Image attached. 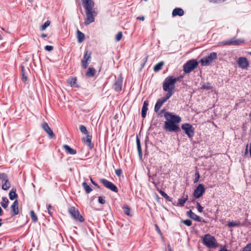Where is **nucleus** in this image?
Wrapping results in <instances>:
<instances>
[{
    "mask_svg": "<svg viewBox=\"0 0 251 251\" xmlns=\"http://www.w3.org/2000/svg\"><path fill=\"white\" fill-rule=\"evenodd\" d=\"M77 38L78 42L79 43H82L84 40V38H85L84 34L81 31L77 30Z\"/></svg>",
    "mask_w": 251,
    "mask_h": 251,
    "instance_id": "27",
    "label": "nucleus"
},
{
    "mask_svg": "<svg viewBox=\"0 0 251 251\" xmlns=\"http://www.w3.org/2000/svg\"><path fill=\"white\" fill-rule=\"evenodd\" d=\"M86 19L84 22V24L87 25L94 22V17L97 15V13L95 10H89L86 11Z\"/></svg>",
    "mask_w": 251,
    "mask_h": 251,
    "instance_id": "8",
    "label": "nucleus"
},
{
    "mask_svg": "<svg viewBox=\"0 0 251 251\" xmlns=\"http://www.w3.org/2000/svg\"><path fill=\"white\" fill-rule=\"evenodd\" d=\"M136 143H137V150L139 156V158L140 160L142 158V150H141V147L140 145V140L138 138H136Z\"/></svg>",
    "mask_w": 251,
    "mask_h": 251,
    "instance_id": "26",
    "label": "nucleus"
},
{
    "mask_svg": "<svg viewBox=\"0 0 251 251\" xmlns=\"http://www.w3.org/2000/svg\"><path fill=\"white\" fill-rule=\"evenodd\" d=\"M217 57L216 52H213L209 54L207 56L203 57L200 60V63L202 66H205L209 65Z\"/></svg>",
    "mask_w": 251,
    "mask_h": 251,
    "instance_id": "4",
    "label": "nucleus"
},
{
    "mask_svg": "<svg viewBox=\"0 0 251 251\" xmlns=\"http://www.w3.org/2000/svg\"><path fill=\"white\" fill-rule=\"evenodd\" d=\"M2 201L0 202L1 205L2 206L3 208L4 209H6L7 208L9 203V201L6 197H2Z\"/></svg>",
    "mask_w": 251,
    "mask_h": 251,
    "instance_id": "29",
    "label": "nucleus"
},
{
    "mask_svg": "<svg viewBox=\"0 0 251 251\" xmlns=\"http://www.w3.org/2000/svg\"><path fill=\"white\" fill-rule=\"evenodd\" d=\"M18 201L17 200H15L13 204L11 206L12 209V215L15 216L19 214V207H18Z\"/></svg>",
    "mask_w": 251,
    "mask_h": 251,
    "instance_id": "17",
    "label": "nucleus"
},
{
    "mask_svg": "<svg viewBox=\"0 0 251 251\" xmlns=\"http://www.w3.org/2000/svg\"><path fill=\"white\" fill-rule=\"evenodd\" d=\"M30 214L31 218L32 220L33 221V222H36L37 221L38 218H37V217L36 216L35 213H34V212L32 210L31 211Z\"/></svg>",
    "mask_w": 251,
    "mask_h": 251,
    "instance_id": "35",
    "label": "nucleus"
},
{
    "mask_svg": "<svg viewBox=\"0 0 251 251\" xmlns=\"http://www.w3.org/2000/svg\"><path fill=\"white\" fill-rule=\"evenodd\" d=\"M22 74H23L22 79H23V80L24 81H26L27 80V77L25 75L24 67V66L22 67Z\"/></svg>",
    "mask_w": 251,
    "mask_h": 251,
    "instance_id": "44",
    "label": "nucleus"
},
{
    "mask_svg": "<svg viewBox=\"0 0 251 251\" xmlns=\"http://www.w3.org/2000/svg\"><path fill=\"white\" fill-rule=\"evenodd\" d=\"M100 181L106 188L109 189L114 192H118V189L117 187L112 182L104 178L100 179Z\"/></svg>",
    "mask_w": 251,
    "mask_h": 251,
    "instance_id": "11",
    "label": "nucleus"
},
{
    "mask_svg": "<svg viewBox=\"0 0 251 251\" xmlns=\"http://www.w3.org/2000/svg\"><path fill=\"white\" fill-rule=\"evenodd\" d=\"M169 251H172V249L169 247Z\"/></svg>",
    "mask_w": 251,
    "mask_h": 251,
    "instance_id": "59",
    "label": "nucleus"
},
{
    "mask_svg": "<svg viewBox=\"0 0 251 251\" xmlns=\"http://www.w3.org/2000/svg\"><path fill=\"white\" fill-rule=\"evenodd\" d=\"M163 65H164V62L163 61H161V62L158 63L157 64H156L154 66V68H153L154 71L158 72L159 70H160L162 69Z\"/></svg>",
    "mask_w": 251,
    "mask_h": 251,
    "instance_id": "30",
    "label": "nucleus"
},
{
    "mask_svg": "<svg viewBox=\"0 0 251 251\" xmlns=\"http://www.w3.org/2000/svg\"><path fill=\"white\" fill-rule=\"evenodd\" d=\"M68 211L70 214L75 221H78L81 222L84 221V219L81 216L79 211L74 206L70 207Z\"/></svg>",
    "mask_w": 251,
    "mask_h": 251,
    "instance_id": "6",
    "label": "nucleus"
},
{
    "mask_svg": "<svg viewBox=\"0 0 251 251\" xmlns=\"http://www.w3.org/2000/svg\"><path fill=\"white\" fill-rule=\"evenodd\" d=\"M91 136L87 135V136L82 139L83 142L90 148L92 149L93 145L91 144Z\"/></svg>",
    "mask_w": 251,
    "mask_h": 251,
    "instance_id": "22",
    "label": "nucleus"
},
{
    "mask_svg": "<svg viewBox=\"0 0 251 251\" xmlns=\"http://www.w3.org/2000/svg\"><path fill=\"white\" fill-rule=\"evenodd\" d=\"M9 199L11 200H16L18 198V195L16 193V189L13 188L9 194Z\"/></svg>",
    "mask_w": 251,
    "mask_h": 251,
    "instance_id": "24",
    "label": "nucleus"
},
{
    "mask_svg": "<svg viewBox=\"0 0 251 251\" xmlns=\"http://www.w3.org/2000/svg\"><path fill=\"white\" fill-rule=\"evenodd\" d=\"M91 58V53L88 51H86L84 57L83 59L82 60V65L84 68H86L88 64V61L90 60Z\"/></svg>",
    "mask_w": 251,
    "mask_h": 251,
    "instance_id": "16",
    "label": "nucleus"
},
{
    "mask_svg": "<svg viewBox=\"0 0 251 251\" xmlns=\"http://www.w3.org/2000/svg\"><path fill=\"white\" fill-rule=\"evenodd\" d=\"M250 155L251 156V144H250Z\"/></svg>",
    "mask_w": 251,
    "mask_h": 251,
    "instance_id": "56",
    "label": "nucleus"
},
{
    "mask_svg": "<svg viewBox=\"0 0 251 251\" xmlns=\"http://www.w3.org/2000/svg\"><path fill=\"white\" fill-rule=\"evenodd\" d=\"M124 212L126 215L128 216H132V215L130 214V209L128 206H126L124 207Z\"/></svg>",
    "mask_w": 251,
    "mask_h": 251,
    "instance_id": "38",
    "label": "nucleus"
},
{
    "mask_svg": "<svg viewBox=\"0 0 251 251\" xmlns=\"http://www.w3.org/2000/svg\"><path fill=\"white\" fill-rule=\"evenodd\" d=\"M95 69L93 68L89 67L87 72L86 74V75L89 77H92L95 75Z\"/></svg>",
    "mask_w": 251,
    "mask_h": 251,
    "instance_id": "31",
    "label": "nucleus"
},
{
    "mask_svg": "<svg viewBox=\"0 0 251 251\" xmlns=\"http://www.w3.org/2000/svg\"><path fill=\"white\" fill-rule=\"evenodd\" d=\"M51 205H50V204H49V205H48V212H49V213H50V214H51V211H50V209H51Z\"/></svg>",
    "mask_w": 251,
    "mask_h": 251,
    "instance_id": "52",
    "label": "nucleus"
},
{
    "mask_svg": "<svg viewBox=\"0 0 251 251\" xmlns=\"http://www.w3.org/2000/svg\"><path fill=\"white\" fill-rule=\"evenodd\" d=\"M203 244L208 248H215L217 246L216 240L212 235L207 234L203 238Z\"/></svg>",
    "mask_w": 251,
    "mask_h": 251,
    "instance_id": "3",
    "label": "nucleus"
},
{
    "mask_svg": "<svg viewBox=\"0 0 251 251\" xmlns=\"http://www.w3.org/2000/svg\"><path fill=\"white\" fill-rule=\"evenodd\" d=\"M160 194L161 195V196L162 197H163L164 198H166L167 200H169V201H171L170 199V197L168 196V195L165 193L164 191H160Z\"/></svg>",
    "mask_w": 251,
    "mask_h": 251,
    "instance_id": "40",
    "label": "nucleus"
},
{
    "mask_svg": "<svg viewBox=\"0 0 251 251\" xmlns=\"http://www.w3.org/2000/svg\"><path fill=\"white\" fill-rule=\"evenodd\" d=\"M238 66L243 69H246L249 67V62L246 57H240L237 62Z\"/></svg>",
    "mask_w": 251,
    "mask_h": 251,
    "instance_id": "12",
    "label": "nucleus"
},
{
    "mask_svg": "<svg viewBox=\"0 0 251 251\" xmlns=\"http://www.w3.org/2000/svg\"><path fill=\"white\" fill-rule=\"evenodd\" d=\"M200 176L199 173L198 172H196L195 173V178L194 179V182L197 183V182H198V181L200 179Z\"/></svg>",
    "mask_w": 251,
    "mask_h": 251,
    "instance_id": "42",
    "label": "nucleus"
},
{
    "mask_svg": "<svg viewBox=\"0 0 251 251\" xmlns=\"http://www.w3.org/2000/svg\"><path fill=\"white\" fill-rule=\"evenodd\" d=\"M176 81L177 79L173 76H168L165 79L162 87L164 91L167 92L166 95L167 97L170 98L172 96Z\"/></svg>",
    "mask_w": 251,
    "mask_h": 251,
    "instance_id": "2",
    "label": "nucleus"
},
{
    "mask_svg": "<svg viewBox=\"0 0 251 251\" xmlns=\"http://www.w3.org/2000/svg\"><path fill=\"white\" fill-rule=\"evenodd\" d=\"M219 251H228L226 248H222Z\"/></svg>",
    "mask_w": 251,
    "mask_h": 251,
    "instance_id": "54",
    "label": "nucleus"
},
{
    "mask_svg": "<svg viewBox=\"0 0 251 251\" xmlns=\"http://www.w3.org/2000/svg\"><path fill=\"white\" fill-rule=\"evenodd\" d=\"M169 98V97L165 96V97L158 100L154 106V111L157 112L162 106V104Z\"/></svg>",
    "mask_w": 251,
    "mask_h": 251,
    "instance_id": "15",
    "label": "nucleus"
},
{
    "mask_svg": "<svg viewBox=\"0 0 251 251\" xmlns=\"http://www.w3.org/2000/svg\"><path fill=\"white\" fill-rule=\"evenodd\" d=\"M0 179L1 180L2 183V189L4 190H8L11 187V184L9 181L8 177L5 174H0Z\"/></svg>",
    "mask_w": 251,
    "mask_h": 251,
    "instance_id": "9",
    "label": "nucleus"
},
{
    "mask_svg": "<svg viewBox=\"0 0 251 251\" xmlns=\"http://www.w3.org/2000/svg\"><path fill=\"white\" fill-rule=\"evenodd\" d=\"M155 228H156V230H157V232L161 235L162 236V233L158 227V226L157 225H155Z\"/></svg>",
    "mask_w": 251,
    "mask_h": 251,
    "instance_id": "50",
    "label": "nucleus"
},
{
    "mask_svg": "<svg viewBox=\"0 0 251 251\" xmlns=\"http://www.w3.org/2000/svg\"><path fill=\"white\" fill-rule=\"evenodd\" d=\"M42 127L50 137H53L54 136V135L52 130L49 127L47 123H44L42 125Z\"/></svg>",
    "mask_w": 251,
    "mask_h": 251,
    "instance_id": "20",
    "label": "nucleus"
},
{
    "mask_svg": "<svg viewBox=\"0 0 251 251\" xmlns=\"http://www.w3.org/2000/svg\"><path fill=\"white\" fill-rule=\"evenodd\" d=\"M205 190L203 185L199 184L194 190L193 193L194 197L196 199L201 197L204 194Z\"/></svg>",
    "mask_w": 251,
    "mask_h": 251,
    "instance_id": "10",
    "label": "nucleus"
},
{
    "mask_svg": "<svg viewBox=\"0 0 251 251\" xmlns=\"http://www.w3.org/2000/svg\"><path fill=\"white\" fill-rule=\"evenodd\" d=\"M63 148L69 154L74 155L76 153V151L73 149L71 148L70 146L67 145H64L63 146Z\"/></svg>",
    "mask_w": 251,
    "mask_h": 251,
    "instance_id": "25",
    "label": "nucleus"
},
{
    "mask_svg": "<svg viewBox=\"0 0 251 251\" xmlns=\"http://www.w3.org/2000/svg\"><path fill=\"white\" fill-rule=\"evenodd\" d=\"M197 209L198 211L199 212H201L203 211V207L201 206L200 203L198 202H197Z\"/></svg>",
    "mask_w": 251,
    "mask_h": 251,
    "instance_id": "43",
    "label": "nucleus"
},
{
    "mask_svg": "<svg viewBox=\"0 0 251 251\" xmlns=\"http://www.w3.org/2000/svg\"><path fill=\"white\" fill-rule=\"evenodd\" d=\"M166 121L164 122V129L169 132L177 131L179 130L178 124L181 121V118L173 113L167 112L164 114Z\"/></svg>",
    "mask_w": 251,
    "mask_h": 251,
    "instance_id": "1",
    "label": "nucleus"
},
{
    "mask_svg": "<svg viewBox=\"0 0 251 251\" xmlns=\"http://www.w3.org/2000/svg\"><path fill=\"white\" fill-rule=\"evenodd\" d=\"M148 101L146 100L144 102L143 107L142 108L141 114L143 118H145L146 116L147 112L148 110Z\"/></svg>",
    "mask_w": 251,
    "mask_h": 251,
    "instance_id": "21",
    "label": "nucleus"
},
{
    "mask_svg": "<svg viewBox=\"0 0 251 251\" xmlns=\"http://www.w3.org/2000/svg\"><path fill=\"white\" fill-rule=\"evenodd\" d=\"M82 2L86 11L94 10L95 3L93 0H82Z\"/></svg>",
    "mask_w": 251,
    "mask_h": 251,
    "instance_id": "14",
    "label": "nucleus"
},
{
    "mask_svg": "<svg viewBox=\"0 0 251 251\" xmlns=\"http://www.w3.org/2000/svg\"><path fill=\"white\" fill-rule=\"evenodd\" d=\"M187 215L191 219L196 221L197 222H201V218L196 215L195 213L193 212L192 210H189L187 212Z\"/></svg>",
    "mask_w": 251,
    "mask_h": 251,
    "instance_id": "19",
    "label": "nucleus"
},
{
    "mask_svg": "<svg viewBox=\"0 0 251 251\" xmlns=\"http://www.w3.org/2000/svg\"><path fill=\"white\" fill-rule=\"evenodd\" d=\"M248 145H247L246 148V153L248 151Z\"/></svg>",
    "mask_w": 251,
    "mask_h": 251,
    "instance_id": "57",
    "label": "nucleus"
},
{
    "mask_svg": "<svg viewBox=\"0 0 251 251\" xmlns=\"http://www.w3.org/2000/svg\"><path fill=\"white\" fill-rule=\"evenodd\" d=\"M123 37V33L121 31H119L115 36V40L117 42L120 41Z\"/></svg>",
    "mask_w": 251,
    "mask_h": 251,
    "instance_id": "36",
    "label": "nucleus"
},
{
    "mask_svg": "<svg viewBox=\"0 0 251 251\" xmlns=\"http://www.w3.org/2000/svg\"><path fill=\"white\" fill-rule=\"evenodd\" d=\"M181 128L184 130L185 133L189 138H192L194 135V129L192 126L188 123H185L182 125Z\"/></svg>",
    "mask_w": 251,
    "mask_h": 251,
    "instance_id": "7",
    "label": "nucleus"
},
{
    "mask_svg": "<svg viewBox=\"0 0 251 251\" xmlns=\"http://www.w3.org/2000/svg\"><path fill=\"white\" fill-rule=\"evenodd\" d=\"M80 130L81 132L85 134L88 135V132L87 130L86 127L83 125H81L79 127Z\"/></svg>",
    "mask_w": 251,
    "mask_h": 251,
    "instance_id": "37",
    "label": "nucleus"
},
{
    "mask_svg": "<svg viewBox=\"0 0 251 251\" xmlns=\"http://www.w3.org/2000/svg\"><path fill=\"white\" fill-rule=\"evenodd\" d=\"M45 49L46 51H50L53 50V47L51 46H46L45 47Z\"/></svg>",
    "mask_w": 251,
    "mask_h": 251,
    "instance_id": "47",
    "label": "nucleus"
},
{
    "mask_svg": "<svg viewBox=\"0 0 251 251\" xmlns=\"http://www.w3.org/2000/svg\"><path fill=\"white\" fill-rule=\"evenodd\" d=\"M243 251H251V243L248 244L243 249Z\"/></svg>",
    "mask_w": 251,
    "mask_h": 251,
    "instance_id": "39",
    "label": "nucleus"
},
{
    "mask_svg": "<svg viewBox=\"0 0 251 251\" xmlns=\"http://www.w3.org/2000/svg\"><path fill=\"white\" fill-rule=\"evenodd\" d=\"M201 88L203 89L209 90V89H211L212 88V87L211 86L209 85V84H207L206 85H203V86H202Z\"/></svg>",
    "mask_w": 251,
    "mask_h": 251,
    "instance_id": "45",
    "label": "nucleus"
},
{
    "mask_svg": "<svg viewBox=\"0 0 251 251\" xmlns=\"http://www.w3.org/2000/svg\"><path fill=\"white\" fill-rule=\"evenodd\" d=\"M115 173L118 176H120L122 174V171L121 169H117L115 171Z\"/></svg>",
    "mask_w": 251,
    "mask_h": 251,
    "instance_id": "48",
    "label": "nucleus"
},
{
    "mask_svg": "<svg viewBox=\"0 0 251 251\" xmlns=\"http://www.w3.org/2000/svg\"><path fill=\"white\" fill-rule=\"evenodd\" d=\"M198 66V62L195 60H191L183 65V71L185 73H189Z\"/></svg>",
    "mask_w": 251,
    "mask_h": 251,
    "instance_id": "5",
    "label": "nucleus"
},
{
    "mask_svg": "<svg viewBox=\"0 0 251 251\" xmlns=\"http://www.w3.org/2000/svg\"><path fill=\"white\" fill-rule=\"evenodd\" d=\"M82 186L87 193H89L92 191L91 188L87 184L86 181L83 182Z\"/></svg>",
    "mask_w": 251,
    "mask_h": 251,
    "instance_id": "32",
    "label": "nucleus"
},
{
    "mask_svg": "<svg viewBox=\"0 0 251 251\" xmlns=\"http://www.w3.org/2000/svg\"><path fill=\"white\" fill-rule=\"evenodd\" d=\"M123 80L122 78H118L114 84V88L117 91L122 90Z\"/></svg>",
    "mask_w": 251,
    "mask_h": 251,
    "instance_id": "18",
    "label": "nucleus"
},
{
    "mask_svg": "<svg viewBox=\"0 0 251 251\" xmlns=\"http://www.w3.org/2000/svg\"><path fill=\"white\" fill-rule=\"evenodd\" d=\"M2 224H1V219H0V226H1Z\"/></svg>",
    "mask_w": 251,
    "mask_h": 251,
    "instance_id": "58",
    "label": "nucleus"
},
{
    "mask_svg": "<svg viewBox=\"0 0 251 251\" xmlns=\"http://www.w3.org/2000/svg\"><path fill=\"white\" fill-rule=\"evenodd\" d=\"M237 225V224L234 222H229L228 223V226L229 227H232Z\"/></svg>",
    "mask_w": 251,
    "mask_h": 251,
    "instance_id": "49",
    "label": "nucleus"
},
{
    "mask_svg": "<svg viewBox=\"0 0 251 251\" xmlns=\"http://www.w3.org/2000/svg\"><path fill=\"white\" fill-rule=\"evenodd\" d=\"M29 0L30 1H31V0Z\"/></svg>",
    "mask_w": 251,
    "mask_h": 251,
    "instance_id": "61",
    "label": "nucleus"
},
{
    "mask_svg": "<svg viewBox=\"0 0 251 251\" xmlns=\"http://www.w3.org/2000/svg\"><path fill=\"white\" fill-rule=\"evenodd\" d=\"M248 53L251 55V52H248Z\"/></svg>",
    "mask_w": 251,
    "mask_h": 251,
    "instance_id": "60",
    "label": "nucleus"
},
{
    "mask_svg": "<svg viewBox=\"0 0 251 251\" xmlns=\"http://www.w3.org/2000/svg\"><path fill=\"white\" fill-rule=\"evenodd\" d=\"M90 180H91V181L92 183L94 185H95V186L96 187H97L98 188H99V185H98L96 183H95V182L93 180V179H92L91 178H90Z\"/></svg>",
    "mask_w": 251,
    "mask_h": 251,
    "instance_id": "51",
    "label": "nucleus"
},
{
    "mask_svg": "<svg viewBox=\"0 0 251 251\" xmlns=\"http://www.w3.org/2000/svg\"><path fill=\"white\" fill-rule=\"evenodd\" d=\"M98 201L100 203L104 204L105 202L104 198L99 197L98 199Z\"/></svg>",
    "mask_w": 251,
    "mask_h": 251,
    "instance_id": "46",
    "label": "nucleus"
},
{
    "mask_svg": "<svg viewBox=\"0 0 251 251\" xmlns=\"http://www.w3.org/2000/svg\"><path fill=\"white\" fill-rule=\"evenodd\" d=\"M50 24V22L49 21H46L40 27V29L42 31L45 30Z\"/></svg>",
    "mask_w": 251,
    "mask_h": 251,
    "instance_id": "34",
    "label": "nucleus"
},
{
    "mask_svg": "<svg viewBox=\"0 0 251 251\" xmlns=\"http://www.w3.org/2000/svg\"><path fill=\"white\" fill-rule=\"evenodd\" d=\"M41 36L43 37V38H45V37H47V35L45 34H42L41 35Z\"/></svg>",
    "mask_w": 251,
    "mask_h": 251,
    "instance_id": "55",
    "label": "nucleus"
},
{
    "mask_svg": "<svg viewBox=\"0 0 251 251\" xmlns=\"http://www.w3.org/2000/svg\"><path fill=\"white\" fill-rule=\"evenodd\" d=\"M244 42L243 40L241 39H235L234 38L231 39L230 40L225 41L221 43V45H238L240 43Z\"/></svg>",
    "mask_w": 251,
    "mask_h": 251,
    "instance_id": "13",
    "label": "nucleus"
},
{
    "mask_svg": "<svg viewBox=\"0 0 251 251\" xmlns=\"http://www.w3.org/2000/svg\"><path fill=\"white\" fill-rule=\"evenodd\" d=\"M182 222L187 226H190L192 225V222L191 220L187 219L185 220L182 221Z\"/></svg>",
    "mask_w": 251,
    "mask_h": 251,
    "instance_id": "41",
    "label": "nucleus"
},
{
    "mask_svg": "<svg viewBox=\"0 0 251 251\" xmlns=\"http://www.w3.org/2000/svg\"><path fill=\"white\" fill-rule=\"evenodd\" d=\"M137 19L140 20V21H144V16H142V17H138L137 18Z\"/></svg>",
    "mask_w": 251,
    "mask_h": 251,
    "instance_id": "53",
    "label": "nucleus"
},
{
    "mask_svg": "<svg viewBox=\"0 0 251 251\" xmlns=\"http://www.w3.org/2000/svg\"><path fill=\"white\" fill-rule=\"evenodd\" d=\"M188 199V196L186 195L185 197H183L182 198L178 199L177 205L183 206L184 205V203L187 201Z\"/></svg>",
    "mask_w": 251,
    "mask_h": 251,
    "instance_id": "28",
    "label": "nucleus"
},
{
    "mask_svg": "<svg viewBox=\"0 0 251 251\" xmlns=\"http://www.w3.org/2000/svg\"><path fill=\"white\" fill-rule=\"evenodd\" d=\"M68 82L71 86H75L76 84V77H70L68 79Z\"/></svg>",
    "mask_w": 251,
    "mask_h": 251,
    "instance_id": "33",
    "label": "nucleus"
},
{
    "mask_svg": "<svg viewBox=\"0 0 251 251\" xmlns=\"http://www.w3.org/2000/svg\"><path fill=\"white\" fill-rule=\"evenodd\" d=\"M184 14L183 10L180 8H175L172 12V15L173 16H182Z\"/></svg>",
    "mask_w": 251,
    "mask_h": 251,
    "instance_id": "23",
    "label": "nucleus"
}]
</instances>
